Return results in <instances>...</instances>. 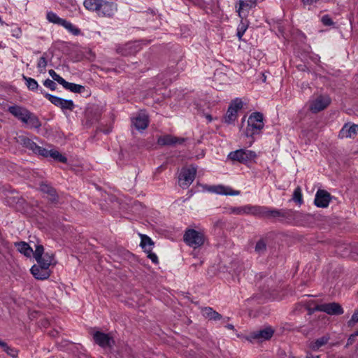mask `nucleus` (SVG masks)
Masks as SVG:
<instances>
[{
    "label": "nucleus",
    "mask_w": 358,
    "mask_h": 358,
    "mask_svg": "<svg viewBox=\"0 0 358 358\" xmlns=\"http://www.w3.org/2000/svg\"><path fill=\"white\" fill-rule=\"evenodd\" d=\"M48 73L53 79V80L57 81L60 85H62L64 81V79L59 75H58L53 69L49 70Z\"/></svg>",
    "instance_id": "nucleus-42"
},
{
    "label": "nucleus",
    "mask_w": 358,
    "mask_h": 358,
    "mask_svg": "<svg viewBox=\"0 0 358 358\" xmlns=\"http://www.w3.org/2000/svg\"><path fill=\"white\" fill-rule=\"evenodd\" d=\"M8 111L23 123L26 122V119L30 113L26 108L17 105L9 106Z\"/></svg>",
    "instance_id": "nucleus-18"
},
{
    "label": "nucleus",
    "mask_w": 358,
    "mask_h": 358,
    "mask_svg": "<svg viewBox=\"0 0 358 358\" xmlns=\"http://www.w3.org/2000/svg\"><path fill=\"white\" fill-rule=\"evenodd\" d=\"M46 57H47V53L44 52L43 56L41 57H40V59L38 62L37 67L40 69L41 73H42L43 71L45 70V69L47 66L48 62H47Z\"/></svg>",
    "instance_id": "nucleus-39"
},
{
    "label": "nucleus",
    "mask_w": 358,
    "mask_h": 358,
    "mask_svg": "<svg viewBox=\"0 0 358 358\" xmlns=\"http://www.w3.org/2000/svg\"><path fill=\"white\" fill-rule=\"evenodd\" d=\"M152 248H148V250H146V253L148 254V257L154 263V264H158V257L156 254L152 252Z\"/></svg>",
    "instance_id": "nucleus-45"
},
{
    "label": "nucleus",
    "mask_w": 358,
    "mask_h": 358,
    "mask_svg": "<svg viewBox=\"0 0 358 358\" xmlns=\"http://www.w3.org/2000/svg\"><path fill=\"white\" fill-rule=\"evenodd\" d=\"M358 131V124H353L349 126L348 124H345L341 129L338 134L340 138H351L352 136L357 134Z\"/></svg>",
    "instance_id": "nucleus-21"
},
{
    "label": "nucleus",
    "mask_w": 358,
    "mask_h": 358,
    "mask_svg": "<svg viewBox=\"0 0 358 358\" xmlns=\"http://www.w3.org/2000/svg\"><path fill=\"white\" fill-rule=\"evenodd\" d=\"M41 93H43L44 96L53 105L57 107H59L62 110H69L72 111L75 108V104L71 99H65L55 95H52L49 93H43L42 91Z\"/></svg>",
    "instance_id": "nucleus-8"
},
{
    "label": "nucleus",
    "mask_w": 358,
    "mask_h": 358,
    "mask_svg": "<svg viewBox=\"0 0 358 358\" xmlns=\"http://www.w3.org/2000/svg\"><path fill=\"white\" fill-rule=\"evenodd\" d=\"M245 120V117H243V120H242V122H243Z\"/></svg>",
    "instance_id": "nucleus-58"
},
{
    "label": "nucleus",
    "mask_w": 358,
    "mask_h": 358,
    "mask_svg": "<svg viewBox=\"0 0 358 358\" xmlns=\"http://www.w3.org/2000/svg\"><path fill=\"white\" fill-rule=\"evenodd\" d=\"M329 340V337L325 336H322V337L316 339L315 341L312 342L310 343V347L314 351L317 350L321 347L326 345L328 343Z\"/></svg>",
    "instance_id": "nucleus-30"
},
{
    "label": "nucleus",
    "mask_w": 358,
    "mask_h": 358,
    "mask_svg": "<svg viewBox=\"0 0 358 358\" xmlns=\"http://www.w3.org/2000/svg\"><path fill=\"white\" fill-rule=\"evenodd\" d=\"M315 309L330 315H340L344 312L341 305L336 302L319 304L315 306Z\"/></svg>",
    "instance_id": "nucleus-11"
},
{
    "label": "nucleus",
    "mask_w": 358,
    "mask_h": 358,
    "mask_svg": "<svg viewBox=\"0 0 358 358\" xmlns=\"http://www.w3.org/2000/svg\"><path fill=\"white\" fill-rule=\"evenodd\" d=\"M62 85L65 88L66 90H69L72 92L74 93H82L85 91V87L83 85L73 83H69L66 80H64Z\"/></svg>",
    "instance_id": "nucleus-27"
},
{
    "label": "nucleus",
    "mask_w": 358,
    "mask_h": 358,
    "mask_svg": "<svg viewBox=\"0 0 358 358\" xmlns=\"http://www.w3.org/2000/svg\"><path fill=\"white\" fill-rule=\"evenodd\" d=\"M101 116V113L98 108H91L86 110V117L87 122L90 124H94L99 121Z\"/></svg>",
    "instance_id": "nucleus-25"
},
{
    "label": "nucleus",
    "mask_w": 358,
    "mask_h": 358,
    "mask_svg": "<svg viewBox=\"0 0 358 358\" xmlns=\"http://www.w3.org/2000/svg\"><path fill=\"white\" fill-rule=\"evenodd\" d=\"M196 166L194 165L181 169L178 176L179 185L181 187L186 188L192 183L196 176Z\"/></svg>",
    "instance_id": "nucleus-5"
},
{
    "label": "nucleus",
    "mask_w": 358,
    "mask_h": 358,
    "mask_svg": "<svg viewBox=\"0 0 358 358\" xmlns=\"http://www.w3.org/2000/svg\"><path fill=\"white\" fill-rule=\"evenodd\" d=\"M17 143L24 146V148L29 149L34 152L36 151L38 145L32 140L25 136H19L17 138Z\"/></svg>",
    "instance_id": "nucleus-24"
},
{
    "label": "nucleus",
    "mask_w": 358,
    "mask_h": 358,
    "mask_svg": "<svg viewBox=\"0 0 358 358\" xmlns=\"http://www.w3.org/2000/svg\"><path fill=\"white\" fill-rule=\"evenodd\" d=\"M43 85L50 89L51 90H55L56 88H57V85L56 83L54 82V80H52L49 78L46 79L44 82H43Z\"/></svg>",
    "instance_id": "nucleus-47"
},
{
    "label": "nucleus",
    "mask_w": 358,
    "mask_h": 358,
    "mask_svg": "<svg viewBox=\"0 0 358 358\" xmlns=\"http://www.w3.org/2000/svg\"><path fill=\"white\" fill-rule=\"evenodd\" d=\"M331 195L327 191L318 189L315 194L314 203L319 208H327L331 200Z\"/></svg>",
    "instance_id": "nucleus-15"
},
{
    "label": "nucleus",
    "mask_w": 358,
    "mask_h": 358,
    "mask_svg": "<svg viewBox=\"0 0 358 358\" xmlns=\"http://www.w3.org/2000/svg\"><path fill=\"white\" fill-rule=\"evenodd\" d=\"M131 122L132 124L138 131L145 129L149 124L148 117L144 114H139L137 117L133 118Z\"/></svg>",
    "instance_id": "nucleus-22"
},
{
    "label": "nucleus",
    "mask_w": 358,
    "mask_h": 358,
    "mask_svg": "<svg viewBox=\"0 0 358 358\" xmlns=\"http://www.w3.org/2000/svg\"><path fill=\"white\" fill-rule=\"evenodd\" d=\"M257 157L255 152L246 149H239L232 151L228 155V158L241 164H246Z\"/></svg>",
    "instance_id": "nucleus-6"
},
{
    "label": "nucleus",
    "mask_w": 358,
    "mask_h": 358,
    "mask_svg": "<svg viewBox=\"0 0 358 358\" xmlns=\"http://www.w3.org/2000/svg\"><path fill=\"white\" fill-rule=\"evenodd\" d=\"M103 0H85L84 6L88 10L97 11Z\"/></svg>",
    "instance_id": "nucleus-29"
},
{
    "label": "nucleus",
    "mask_w": 358,
    "mask_h": 358,
    "mask_svg": "<svg viewBox=\"0 0 358 358\" xmlns=\"http://www.w3.org/2000/svg\"><path fill=\"white\" fill-rule=\"evenodd\" d=\"M131 45H126L124 47H119L118 48H117V52L121 54L122 55L127 56L129 54H131Z\"/></svg>",
    "instance_id": "nucleus-43"
},
{
    "label": "nucleus",
    "mask_w": 358,
    "mask_h": 358,
    "mask_svg": "<svg viewBox=\"0 0 358 358\" xmlns=\"http://www.w3.org/2000/svg\"><path fill=\"white\" fill-rule=\"evenodd\" d=\"M208 119H209L210 120H211V116L210 115H208L207 116Z\"/></svg>",
    "instance_id": "nucleus-56"
},
{
    "label": "nucleus",
    "mask_w": 358,
    "mask_h": 358,
    "mask_svg": "<svg viewBox=\"0 0 358 358\" xmlns=\"http://www.w3.org/2000/svg\"><path fill=\"white\" fill-rule=\"evenodd\" d=\"M231 212L234 214H249L250 206H245L242 207H233L231 208Z\"/></svg>",
    "instance_id": "nucleus-38"
},
{
    "label": "nucleus",
    "mask_w": 358,
    "mask_h": 358,
    "mask_svg": "<svg viewBox=\"0 0 358 358\" xmlns=\"http://www.w3.org/2000/svg\"><path fill=\"white\" fill-rule=\"evenodd\" d=\"M15 246L20 253L23 254L27 257H31V254L34 255V251H33L32 248L26 242L20 241L15 243Z\"/></svg>",
    "instance_id": "nucleus-26"
},
{
    "label": "nucleus",
    "mask_w": 358,
    "mask_h": 358,
    "mask_svg": "<svg viewBox=\"0 0 358 358\" xmlns=\"http://www.w3.org/2000/svg\"><path fill=\"white\" fill-rule=\"evenodd\" d=\"M185 141L184 138H178L171 135L161 136L157 139V143L160 145H173L182 144Z\"/></svg>",
    "instance_id": "nucleus-20"
},
{
    "label": "nucleus",
    "mask_w": 358,
    "mask_h": 358,
    "mask_svg": "<svg viewBox=\"0 0 358 358\" xmlns=\"http://www.w3.org/2000/svg\"><path fill=\"white\" fill-rule=\"evenodd\" d=\"M52 159H54L57 162H59L62 163H66L67 158L62 155L59 151L55 150H50V156Z\"/></svg>",
    "instance_id": "nucleus-35"
},
{
    "label": "nucleus",
    "mask_w": 358,
    "mask_h": 358,
    "mask_svg": "<svg viewBox=\"0 0 358 358\" xmlns=\"http://www.w3.org/2000/svg\"><path fill=\"white\" fill-rule=\"evenodd\" d=\"M225 327H226V328H227L229 329H231V330H234V326L233 324H228Z\"/></svg>",
    "instance_id": "nucleus-53"
},
{
    "label": "nucleus",
    "mask_w": 358,
    "mask_h": 358,
    "mask_svg": "<svg viewBox=\"0 0 358 358\" xmlns=\"http://www.w3.org/2000/svg\"><path fill=\"white\" fill-rule=\"evenodd\" d=\"M247 28L248 24L243 22V20H241V24L238 25L237 29V36L238 37L239 39L242 38Z\"/></svg>",
    "instance_id": "nucleus-40"
},
{
    "label": "nucleus",
    "mask_w": 358,
    "mask_h": 358,
    "mask_svg": "<svg viewBox=\"0 0 358 358\" xmlns=\"http://www.w3.org/2000/svg\"><path fill=\"white\" fill-rule=\"evenodd\" d=\"M26 120L24 123L28 124L31 128L38 129L41 127V122L38 117L31 111Z\"/></svg>",
    "instance_id": "nucleus-28"
},
{
    "label": "nucleus",
    "mask_w": 358,
    "mask_h": 358,
    "mask_svg": "<svg viewBox=\"0 0 358 358\" xmlns=\"http://www.w3.org/2000/svg\"><path fill=\"white\" fill-rule=\"evenodd\" d=\"M47 20L53 24L62 25L64 19L60 18L56 13L50 11L47 13Z\"/></svg>",
    "instance_id": "nucleus-33"
},
{
    "label": "nucleus",
    "mask_w": 358,
    "mask_h": 358,
    "mask_svg": "<svg viewBox=\"0 0 358 358\" xmlns=\"http://www.w3.org/2000/svg\"><path fill=\"white\" fill-rule=\"evenodd\" d=\"M9 356L15 358L17 356L18 351L10 346H8L6 350H4Z\"/></svg>",
    "instance_id": "nucleus-49"
},
{
    "label": "nucleus",
    "mask_w": 358,
    "mask_h": 358,
    "mask_svg": "<svg viewBox=\"0 0 358 358\" xmlns=\"http://www.w3.org/2000/svg\"><path fill=\"white\" fill-rule=\"evenodd\" d=\"M93 339L96 344L103 348H108L112 349L115 345V341L110 334H105L100 331H96L93 334Z\"/></svg>",
    "instance_id": "nucleus-9"
},
{
    "label": "nucleus",
    "mask_w": 358,
    "mask_h": 358,
    "mask_svg": "<svg viewBox=\"0 0 358 358\" xmlns=\"http://www.w3.org/2000/svg\"><path fill=\"white\" fill-rule=\"evenodd\" d=\"M238 6H236V12L241 20H245L250 10L256 6V0H239Z\"/></svg>",
    "instance_id": "nucleus-12"
},
{
    "label": "nucleus",
    "mask_w": 358,
    "mask_h": 358,
    "mask_svg": "<svg viewBox=\"0 0 358 358\" xmlns=\"http://www.w3.org/2000/svg\"><path fill=\"white\" fill-rule=\"evenodd\" d=\"M266 76L264 75V73H262V80L263 82H265L266 81Z\"/></svg>",
    "instance_id": "nucleus-55"
},
{
    "label": "nucleus",
    "mask_w": 358,
    "mask_h": 358,
    "mask_svg": "<svg viewBox=\"0 0 358 358\" xmlns=\"http://www.w3.org/2000/svg\"><path fill=\"white\" fill-rule=\"evenodd\" d=\"M292 358H294V357H292Z\"/></svg>",
    "instance_id": "nucleus-60"
},
{
    "label": "nucleus",
    "mask_w": 358,
    "mask_h": 358,
    "mask_svg": "<svg viewBox=\"0 0 358 358\" xmlns=\"http://www.w3.org/2000/svg\"><path fill=\"white\" fill-rule=\"evenodd\" d=\"M329 103L330 101L328 98L320 96L312 102L310 106V110L313 113H317L326 108Z\"/></svg>",
    "instance_id": "nucleus-19"
},
{
    "label": "nucleus",
    "mask_w": 358,
    "mask_h": 358,
    "mask_svg": "<svg viewBox=\"0 0 358 358\" xmlns=\"http://www.w3.org/2000/svg\"><path fill=\"white\" fill-rule=\"evenodd\" d=\"M39 189L41 192L48 195V200L52 204H57L59 203V195L57 190L50 184L47 182H41L39 185Z\"/></svg>",
    "instance_id": "nucleus-13"
},
{
    "label": "nucleus",
    "mask_w": 358,
    "mask_h": 358,
    "mask_svg": "<svg viewBox=\"0 0 358 358\" xmlns=\"http://www.w3.org/2000/svg\"><path fill=\"white\" fill-rule=\"evenodd\" d=\"M141 243L140 246L144 250V252L148 250V248H152L154 245L155 243L153 241L145 234H141Z\"/></svg>",
    "instance_id": "nucleus-31"
},
{
    "label": "nucleus",
    "mask_w": 358,
    "mask_h": 358,
    "mask_svg": "<svg viewBox=\"0 0 358 358\" xmlns=\"http://www.w3.org/2000/svg\"><path fill=\"white\" fill-rule=\"evenodd\" d=\"M206 189L208 192L226 196H236L240 194V191L234 190L229 187L224 186L222 185L206 186Z\"/></svg>",
    "instance_id": "nucleus-16"
},
{
    "label": "nucleus",
    "mask_w": 358,
    "mask_h": 358,
    "mask_svg": "<svg viewBox=\"0 0 358 358\" xmlns=\"http://www.w3.org/2000/svg\"><path fill=\"white\" fill-rule=\"evenodd\" d=\"M2 341L0 339V343Z\"/></svg>",
    "instance_id": "nucleus-59"
},
{
    "label": "nucleus",
    "mask_w": 358,
    "mask_h": 358,
    "mask_svg": "<svg viewBox=\"0 0 358 358\" xmlns=\"http://www.w3.org/2000/svg\"><path fill=\"white\" fill-rule=\"evenodd\" d=\"M357 336H358V329L350 336L345 345V348L352 345L355 341Z\"/></svg>",
    "instance_id": "nucleus-48"
},
{
    "label": "nucleus",
    "mask_w": 358,
    "mask_h": 358,
    "mask_svg": "<svg viewBox=\"0 0 358 358\" xmlns=\"http://www.w3.org/2000/svg\"><path fill=\"white\" fill-rule=\"evenodd\" d=\"M35 248L34 257L38 265L50 267V266H55L57 264V262L53 253H45L44 248L41 244L35 245Z\"/></svg>",
    "instance_id": "nucleus-3"
},
{
    "label": "nucleus",
    "mask_w": 358,
    "mask_h": 358,
    "mask_svg": "<svg viewBox=\"0 0 358 358\" xmlns=\"http://www.w3.org/2000/svg\"><path fill=\"white\" fill-rule=\"evenodd\" d=\"M263 120L264 115L262 113H252L248 120V127L245 131V136L253 137L254 135L259 134L264 126Z\"/></svg>",
    "instance_id": "nucleus-2"
},
{
    "label": "nucleus",
    "mask_w": 358,
    "mask_h": 358,
    "mask_svg": "<svg viewBox=\"0 0 358 358\" xmlns=\"http://www.w3.org/2000/svg\"><path fill=\"white\" fill-rule=\"evenodd\" d=\"M306 358H319V356L307 355Z\"/></svg>",
    "instance_id": "nucleus-54"
},
{
    "label": "nucleus",
    "mask_w": 358,
    "mask_h": 358,
    "mask_svg": "<svg viewBox=\"0 0 358 358\" xmlns=\"http://www.w3.org/2000/svg\"><path fill=\"white\" fill-rule=\"evenodd\" d=\"M31 273L37 280H45L48 279L51 274V271L49 267L35 264L32 266L30 269Z\"/></svg>",
    "instance_id": "nucleus-17"
},
{
    "label": "nucleus",
    "mask_w": 358,
    "mask_h": 358,
    "mask_svg": "<svg viewBox=\"0 0 358 358\" xmlns=\"http://www.w3.org/2000/svg\"><path fill=\"white\" fill-rule=\"evenodd\" d=\"M321 22L324 26H332L334 24V21L329 15H324L321 18Z\"/></svg>",
    "instance_id": "nucleus-44"
},
{
    "label": "nucleus",
    "mask_w": 358,
    "mask_h": 358,
    "mask_svg": "<svg viewBox=\"0 0 358 358\" xmlns=\"http://www.w3.org/2000/svg\"><path fill=\"white\" fill-rule=\"evenodd\" d=\"M8 344L3 341L0 343V347L3 348V351L6 350V348H8Z\"/></svg>",
    "instance_id": "nucleus-51"
},
{
    "label": "nucleus",
    "mask_w": 358,
    "mask_h": 358,
    "mask_svg": "<svg viewBox=\"0 0 358 358\" xmlns=\"http://www.w3.org/2000/svg\"><path fill=\"white\" fill-rule=\"evenodd\" d=\"M23 80L26 82V85L29 90L34 91L38 87V84L36 80L31 78H28L22 75Z\"/></svg>",
    "instance_id": "nucleus-34"
},
{
    "label": "nucleus",
    "mask_w": 358,
    "mask_h": 358,
    "mask_svg": "<svg viewBox=\"0 0 358 358\" xmlns=\"http://www.w3.org/2000/svg\"><path fill=\"white\" fill-rule=\"evenodd\" d=\"M34 153L41 155L43 157H48L50 156V150H48L38 145Z\"/></svg>",
    "instance_id": "nucleus-41"
},
{
    "label": "nucleus",
    "mask_w": 358,
    "mask_h": 358,
    "mask_svg": "<svg viewBox=\"0 0 358 358\" xmlns=\"http://www.w3.org/2000/svg\"><path fill=\"white\" fill-rule=\"evenodd\" d=\"M117 10V6L116 3L103 1L96 13L99 17H113Z\"/></svg>",
    "instance_id": "nucleus-14"
},
{
    "label": "nucleus",
    "mask_w": 358,
    "mask_h": 358,
    "mask_svg": "<svg viewBox=\"0 0 358 358\" xmlns=\"http://www.w3.org/2000/svg\"><path fill=\"white\" fill-rule=\"evenodd\" d=\"M308 314L309 315H311L315 311H317V310L315 309V306L313 308H308Z\"/></svg>",
    "instance_id": "nucleus-52"
},
{
    "label": "nucleus",
    "mask_w": 358,
    "mask_h": 358,
    "mask_svg": "<svg viewBox=\"0 0 358 358\" xmlns=\"http://www.w3.org/2000/svg\"><path fill=\"white\" fill-rule=\"evenodd\" d=\"M201 313L203 316L209 320H220L222 318L221 314L214 310L211 307L201 308Z\"/></svg>",
    "instance_id": "nucleus-23"
},
{
    "label": "nucleus",
    "mask_w": 358,
    "mask_h": 358,
    "mask_svg": "<svg viewBox=\"0 0 358 358\" xmlns=\"http://www.w3.org/2000/svg\"><path fill=\"white\" fill-rule=\"evenodd\" d=\"M292 200L297 204L301 205L303 202L301 189L300 187H297L293 193Z\"/></svg>",
    "instance_id": "nucleus-36"
},
{
    "label": "nucleus",
    "mask_w": 358,
    "mask_h": 358,
    "mask_svg": "<svg viewBox=\"0 0 358 358\" xmlns=\"http://www.w3.org/2000/svg\"><path fill=\"white\" fill-rule=\"evenodd\" d=\"M319 0H301L303 5L306 6H310L313 5L315 3H317Z\"/></svg>",
    "instance_id": "nucleus-50"
},
{
    "label": "nucleus",
    "mask_w": 358,
    "mask_h": 358,
    "mask_svg": "<svg viewBox=\"0 0 358 358\" xmlns=\"http://www.w3.org/2000/svg\"><path fill=\"white\" fill-rule=\"evenodd\" d=\"M274 334V329L271 327H266L262 329L251 332L247 337L250 342L262 343L269 340Z\"/></svg>",
    "instance_id": "nucleus-7"
},
{
    "label": "nucleus",
    "mask_w": 358,
    "mask_h": 358,
    "mask_svg": "<svg viewBox=\"0 0 358 358\" xmlns=\"http://www.w3.org/2000/svg\"><path fill=\"white\" fill-rule=\"evenodd\" d=\"M358 322V309H357L353 315H352L351 319L348 322V324L349 327L354 326Z\"/></svg>",
    "instance_id": "nucleus-46"
},
{
    "label": "nucleus",
    "mask_w": 358,
    "mask_h": 358,
    "mask_svg": "<svg viewBox=\"0 0 358 358\" xmlns=\"http://www.w3.org/2000/svg\"><path fill=\"white\" fill-rule=\"evenodd\" d=\"M267 250L266 241L264 238L259 239L255 247V251L259 255H263L266 253Z\"/></svg>",
    "instance_id": "nucleus-32"
},
{
    "label": "nucleus",
    "mask_w": 358,
    "mask_h": 358,
    "mask_svg": "<svg viewBox=\"0 0 358 358\" xmlns=\"http://www.w3.org/2000/svg\"><path fill=\"white\" fill-rule=\"evenodd\" d=\"M184 241L194 248L201 246L205 241V236L203 233L198 231L195 229H188L185 231L184 236Z\"/></svg>",
    "instance_id": "nucleus-4"
},
{
    "label": "nucleus",
    "mask_w": 358,
    "mask_h": 358,
    "mask_svg": "<svg viewBox=\"0 0 358 358\" xmlns=\"http://www.w3.org/2000/svg\"><path fill=\"white\" fill-rule=\"evenodd\" d=\"M104 132H105V134H108V133L110 132V131H109V130H107V131H104Z\"/></svg>",
    "instance_id": "nucleus-57"
},
{
    "label": "nucleus",
    "mask_w": 358,
    "mask_h": 358,
    "mask_svg": "<svg viewBox=\"0 0 358 358\" xmlns=\"http://www.w3.org/2000/svg\"><path fill=\"white\" fill-rule=\"evenodd\" d=\"M249 214L260 218H279L280 220H285L287 222L294 224H300L304 220V215L299 211L292 209H270L266 206H250Z\"/></svg>",
    "instance_id": "nucleus-1"
},
{
    "label": "nucleus",
    "mask_w": 358,
    "mask_h": 358,
    "mask_svg": "<svg viewBox=\"0 0 358 358\" xmlns=\"http://www.w3.org/2000/svg\"><path fill=\"white\" fill-rule=\"evenodd\" d=\"M243 107V102L241 99H236L229 106L227 113L224 117V122L230 124L235 122L237 118L238 110Z\"/></svg>",
    "instance_id": "nucleus-10"
},
{
    "label": "nucleus",
    "mask_w": 358,
    "mask_h": 358,
    "mask_svg": "<svg viewBox=\"0 0 358 358\" xmlns=\"http://www.w3.org/2000/svg\"><path fill=\"white\" fill-rule=\"evenodd\" d=\"M62 26L65 27L75 36H78L80 33V30L78 28L76 27L71 22L66 21V20H64Z\"/></svg>",
    "instance_id": "nucleus-37"
}]
</instances>
